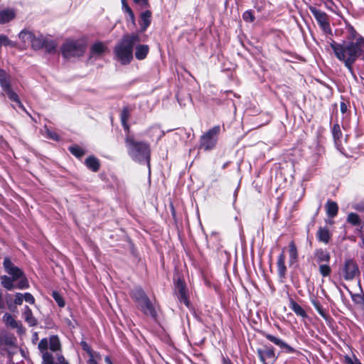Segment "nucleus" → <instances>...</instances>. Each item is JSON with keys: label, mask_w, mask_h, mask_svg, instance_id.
<instances>
[{"label": "nucleus", "mask_w": 364, "mask_h": 364, "mask_svg": "<svg viewBox=\"0 0 364 364\" xmlns=\"http://www.w3.org/2000/svg\"><path fill=\"white\" fill-rule=\"evenodd\" d=\"M330 46L333 50L336 58L343 62L348 71L353 75V65L356 60L361 55L364 61V38L359 36L355 42L348 43H338L331 39Z\"/></svg>", "instance_id": "1"}, {"label": "nucleus", "mask_w": 364, "mask_h": 364, "mask_svg": "<svg viewBox=\"0 0 364 364\" xmlns=\"http://www.w3.org/2000/svg\"><path fill=\"white\" fill-rule=\"evenodd\" d=\"M3 267L5 272L10 275H2L0 277L1 285L8 291L14 289H26L30 285L28 280L23 271L16 266L9 257H5L3 262Z\"/></svg>", "instance_id": "2"}, {"label": "nucleus", "mask_w": 364, "mask_h": 364, "mask_svg": "<svg viewBox=\"0 0 364 364\" xmlns=\"http://www.w3.org/2000/svg\"><path fill=\"white\" fill-rule=\"evenodd\" d=\"M141 41L138 33L124 34L113 48L115 59L122 65H129L133 60V50Z\"/></svg>", "instance_id": "3"}, {"label": "nucleus", "mask_w": 364, "mask_h": 364, "mask_svg": "<svg viewBox=\"0 0 364 364\" xmlns=\"http://www.w3.org/2000/svg\"><path fill=\"white\" fill-rule=\"evenodd\" d=\"M124 142L129 156L135 161L149 163L151 158V149L149 143L138 141L131 134L125 136Z\"/></svg>", "instance_id": "4"}, {"label": "nucleus", "mask_w": 364, "mask_h": 364, "mask_svg": "<svg viewBox=\"0 0 364 364\" xmlns=\"http://www.w3.org/2000/svg\"><path fill=\"white\" fill-rule=\"evenodd\" d=\"M129 296L135 303L137 309H139L144 315L156 319L158 314L156 308L141 287L138 286L132 289L129 292Z\"/></svg>", "instance_id": "5"}, {"label": "nucleus", "mask_w": 364, "mask_h": 364, "mask_svg": "<svg viewBox=\"0 0 364 364\" xmlns=\"http://www.w3.org/2000/svg\"><path fill=\"white\" fill-rule=\"evenodd\" d=\"M87 48V43L79 40H66L61 47L60 51L65 59L82 56Z\"/></svg>", "instance_id": "6"}, {"label": "nucleus", "mask_w": 364, "mask_h": 364, "mask_svg": "<svg viewBox=\"0 0 364 364\" xmlns=\"http://www.w3.org/2000/svg\"><path fill=\"white\" fill-rule=\"evenodd\" d=\"M220 133L221 127L220 125H215L209 129L200 136L198 149L204 151L214 149L218 142Z\"/></svg>", "instance_id": "7"}, {"label": "nucleus", "mask_w": 364, "mask_h": 364, "mask_svg": "<svg viewBox=\"0 0 364 364\" xmlns=\"http://www.w3.org/2000/svg\"><path fill=\"white\" fill-rule=\"evenodd\" d=\"M175 292L181 303H183L188 308L191 306L189 295L185 279L182 275L177 274V278H173Z\"/></svg>", "instance_id": "8"}, {"label": "nucleus", "mask_w": 364, "mask_h": 364, "mask_svg": "<svg viewBox=\"0 0 364 364\" xmlns=\"http://www.w3.org/2000/svg\"><path fill=\"white\" fill-rule=\"evenodd\" d=\"M257 354L262 364H274L278 358L275 348L270 344H264L257 349Z\"/></svg>", "instance_id": "9"}, {"label": "nucleus", "mask_w": 364, "mask_h": 364, "mask_svg": "<svg viewBox=\"0 0 364 364\" xmlns=\"http://www.w3.org/2000/svg\"><path fill=\"white\" fill-rule=\"evenodd\" d=\"M309 11L316 20L321 29L326 34H332L328 15L315 6H309Z\"/></svg>", "instance_id": "10"}, {"label": "nucleus", "mask_w": 364, "mask_h": 364, "mask_svg": "<svg viewBox=\"0 0 364 364\" xmlns=\"http://www.w3.org/2000/svg\"><path fill=\"white\" fill-rule=\"evenodd\" d=\"M260 334L263 337L266 338L269 341L273 343L274 345L279 347L282 349V350L286 353H301L299 350H296L295 348L288 345L284 341H283L279 337L274 336L264 331H261Z\"/></svg>", "instance_id": "11"}, {"label": "nucleus", "mask_w": 364, "mask_h": 364, "mask_svg": "<svg viewBox=\"0 0 364 364\" xmlns=\"http://www.w3.org/2000/svg\"><path fill=\"white\" fill-rule=\"evenodd\" d=\"M343 278L351 281L360 274V270L356 262L352 259H346L343 267Z\"/></svg>", "instance_id": "12"}, {"label": "nucleus", "mask_w": 364, "mask_h": 364, "mask_svg": "<svg viewBox=\"0 0 364 364\" xmlns=\"http://www.w3.org/2000/svg\"><path fill=\"white\" fill-rule=\"evenodd\" d=\"M205 237L208 248L215 251H220L223 247L221 243L222 240L218 232H213L210 235L209 237L207 235H205Z\"/></svg>", "instance_id": "13"}, {"label": "nucleus", "mask_w": 364, "mask_h": 364, "mask_svg": "<svg viewBox=\"0 0 364 364\" xmlns=\"http://www.w3.org/2000/svg\"><path fill=\"white\" fill-rule=\"evenodd\" d=\"M314 257L316 262L318 264L329 263L331 259L330 252L323 248H317L314 252Z\"/></svg>", "instance_id": "14"}, {"label": "nucleus", "mask_w": 364, "mask_h": 364, "mask_svg": "<svg viewBox=\"0 0 364 364\" xmlns=\"http://www.w3.org/2000/svg\"><path fill=\"white\" fill-rule=\"evenodd\" d=\"M285 259L284 250H282V252L278 256L277 262L278 275L281 279H285L287 275V268L285 264Z\"/></svg>", "instance_id": "15"}, {"label": "nucleus", "mask_w": 364, "mask_h": 364, "mask_svg": "<svg viewBox=\"0 0 364 364\" xmlns=\"http://www.w3.org/2000/svg\"><path fill=\"white\" fill-rule=\"evenodd\" d=\"M289 307L294 314L302 318H306L308 315L306 311L291 296H289Z\"/></svg>", "instance_id": "16"}, {"label": "nucleus", "mask_w": 364, "mask_h": 364, "mask_svg": "<svg viewBox=\"0 0 364 364\" xmlns=\"http://www.w3.org/2000/svg\"><path fill=\"white\" fill-rule=\"evenodd\" d=\"M84 164L92 172H97L101 166L100 161L93 155L87 157Z\"/></svg>", "instance_id": "17"}, {"label": "nucleus", "mask_w": 364, "mask_h": 364, "mask_svg": "<svg viewBox=\"0 0 364 364\" xmlns=\"http://www.w3.org/2000/svg\"><path fill=\"white\" fill-rule=\"evenodd\" d=\"M151 11L149 10H146L141 14L139 24L141 32L145 31L150 26L151 22Z\"/></svg>", "instance_id": "18"}, {"label": "nucleus", "mask_w": 364, "mask_h": 364, "mask_svg": "<svg viewBox=\"0 0 364 364\" xmlns=\"http://www.w3.org/2000/svg\"><path fill=\"white\" fill-rule=\"evenodd\" d=\"M311 302L312 305L314 306V307L316 309V310L318 311L319 315L326 322H329L330 321H333V318H331V316L326 313V309H324L323 308V306H321L320 301L317 299H316V298L311 299Z\"/></svg>", "instance_id": "19"}, {"label": "nucleus", "mask_w": 364, "mask_h": 364, "mask_svg": "<svg viewBox=\"0 0 364 364\" xmlns=\"http://www.w3.org/2000/svg\"><path fill=\"white\" fill-rule=\"evenodd\" d=\"M0 86L4 92L11 88V76L4 69L0 68Z\"/></svg>", "instance_id": "20"}, {"label": "nucleus", "mask_w": 364, "mask_h": 364, "mask_svg": "<svg viewBox=\"0 0 364 364\" xmlns=\"http://www.w3.org/2000/svg\"><path fill=\"white\" fill-rule=\"evenodd\" d=\"M16 17V13L14 9H5L0 11V24H5Z\"/></svg>", "instance_id": "21"}, {"label": "nucleus", "mask_w": 364, "mask_h": 364, "mask_svg": "<svg viewBox=\"0 0 364 364\" xmlns=\"http://www.w3.org/2000/svg\"><path fill=\"white\" fill-rule=\"evenodd\" d=\"M149 47L148 45L139 44L135 48V58L139 60L145 59L149 54Z\"/></svg>", "instance_id": "22"}, {"label": "nucleus", "mask_w": 364, "mask_h": 364, "mask_svg": "<svg viewBox=\"0 0 364 364\" xmlns=\"http://www.w3.org/2000/svg\"><path fill=\"white\" fill-rule=\"evenodd\" d=\"M289 264L291 265L297 262L299 259V253L296 245L294 240H291L289 244Z\"/></svg>", "instance_id": "23"}, {"label": "nucleus", "mask_w": 364, "mask_h": 364, "mask_svg": "<svg viewBox=\"0 0 364 364\" xmlns=\"http://www.w3.org/2000/svg\"><path fill=\"white\" fill-rule=\"evenodd\" d=\"M316 237L319 242L328 244L331 240V234L328 229L320 227L316 232Z\"/></svg>", "instance_id": "24"}, {"label": "nucleus", "mask_w": 364, "mask_h": 364, "mask_svg": "<svg viewBox=\"0 0 364 364\" xmlns=\"http://www.w3.org/2000/svg\"><path fill=\"white\" fill-rule=\"evenodd\" d=\"M326 213L329 218H334L338 215V205L336 202L328 200L326 203Z\"/></svg>", "instance_id": "25"}, {"label": "nucleus", "mask_w": 364, "mask_h": 364, "mask_svg": "<svg viewBox=\"0 0 364 364\" xmlns=\"http://www.w3.org/2000/svg\"><path fill=\"white\" fill-rule=\"evenodd\" d=\"M23 315L25 321L29 324L30 326H36L37 325V319L33 316L32 310L29 308V306H25Z\"/></svg>", "instance_id": "26"}, {"label": "nucleus", "mask_w": 364, "mask_h": 364, "mask_svg": "<svg viewBox=\"0 0 364 364\" xmlns=\"http://www.w3.org/2000/svg\"><path fill=\"white\" fill-rule=\"evenodd\" d=\"M46 38L43 36L41 35L39 36H34L32 42H31V48L35 50H38L43 48L45 46V41Z\"/></svg>", "instance_id": "27"}, {"label": "nucleus", "mask_w": 364, "mask_h": 364, "mask_svg": "<svg viewBox=\"0 0 364 364\" xmlns=\"http://www.w3.org/2000/svg\"><path fill=\"white\" fill-rule=\"evenodd\" d=\"M107 47L102 42L95 43L90 48V53L92 55H102L107 50Z\"/></svg>", "instance_id": "28"}, {"label": "nucleus", "mask_w": 364, "mask_h": 364, "mask_svg": "<svg viewBox=\"0 0 364 364\" xmlns=\"http://www.w3.org/2000/svg\"><path fill=\"white\" fill-rule=\"evenodd\" d=\"M43 48L48 54H54L56 52L58 44L55 41L46 38Z\"/></svg>", "instance_id": "29"}, {"label": "nucleus", "mask_w": 364, "mask_h": 364, "mask_svg": "<svg viewBox=\"0 0 364 364\" xmlns=\"http://www.w3.org/2000/svg\"><path fill=\"white\" fill-rule=\"evenodd\" d=\"M68 151L77 159H81L85 154V150L77 144L69 146Z\"/></svg>", "instance_id": "30"}, {"label": "nucleus", "mask_w": 364, "mask_h": 364, "mask_svg": "<svg viewBox=\"0 0 364 364\" xmlns=\"http://www.w3.org/2000/svg\"><path fill=\"white\" fill-rule=\"evenodd\" d=\"M49 348L53 352L60 350L61 344L58 336H52L49 338Z\"/></svg>", "instance_id": "31"}, {"label": "nucleus", "mask_w": 364, "mask_h": 364, "mask_svg": "<svg viewBox=\"0 0 364 364\" xmlns=\"http://www.w3.org/2000/svg\"><path fill=\"white\" fill-rule=\"evenodd\" d=\"M34 36L35 34L33 32L23 29L19 33L18 38L23 43L27 42H30L31 43Z\"/></svg>", "instance_id": "32"}, {"label": "nucleus", "mask_w": 364, "mask_h": 364, "mask_svg": "<svg viewBox=\"0 0 364 364\" xmlns=\"http://www.w3.org/2000/svg\"><path fill=\"white\" fill-rule=\"evenodd\" d=\"M346 29L348 32V35L347 36V39L348 40V43L349 42H355L359 37H357L358 34L354 27L352 25L348 24L346 26ZM342 43L347 44V43L345 41H343Z\"/></svg>", "instance_id": "33"}, {"label": "nucleus", "mask_w": 364, "mask_h": 364, "mask_svg": "<svg viewBox=\"0 0 364 364\" xmlns=\"http://www.w3.org/2000/svg\"><path fill=\"white\" fill-rule=\"evenodd\" d=\"M346 220L348 223L352 225L353 226H358L362 223V220L358 214L353 212L348 213Z\"/></svg>", "instance_id": "34"}, {"label": "nucleus", "mask_w": 364, "mask_h": 364, "mask_svg": "<svg viewBox=\"0 0 364 364\" xmlns=\"http://www.w3.org/2000/svg\"><path fill=\"white\" fill-rule=\"evenodd\" d=\"M12 102H16L19 108L25 109L22 102H21L18 95L12 90V88L5 92Z\"/></svg>", "instance_id": "35"}, {"label": "nucleus", "mask_w": 364, "mask_h": 364, "mask_svg": "<svg viewBox=\"0 0 364 364\" xmlns=\"http://www.w3.org/2000/svg\"><path fill=\"white\" fill-rule=\"evenodd\" d=\"M332 135L336 144L341 142L343 134L340 125L338 123L334 124L332 127Z\"/></svg>", "instance_id": "36"}, {"label": "nucleus", "mask_w": 364, "mask_h": 364, "mask_svg": "<svg viewBox=\"0 0 364 364\" xmlns=\"http://www.w3.org/2000/svg\"><path fill=\"white\" fill-rule=\"evenodd\" d=\"M132 109L128 106H124L122 107L121 113H120V121L121 122H128L130 117L131 112Z\"/></svg>", "instance_id": "37"}, {"label": "nucleus", "mask_w": 364, "mask_h": 364, "mask_svg": "<svg viewBox=\"0 0 364 364\" xmlns=\"http://www.w3.org/2000/svg\"><path fill=\"white\" fill-rule=\"evenodd\" d=\"M18 43L15 41H11L7 36L0 35V46H9L11 48H17Z\"/></svg>", "instance_id": "38"}, {"label": "nucleus", "mask_w": 364, "mask_h": 364, "mask_svg": "<svg viewBox=\"0 0 364 364\" xmlns=\"http://www.w3.org/2000/svg\"><path fill=\"white\" fill-rule=\"evenodd\" d=\"M318 270L323 277H328L331 274V268L328 263L320 264Z\"/></svg>", "instance_id": "39"}, {"label": "nucleus", "mask_w": 364, "mask_h": 364, "mask_svg": "<svg viewBox=\"0 0 364 364\" xmlns=\"http://www.w3.org/2000/svg\"><path fill=\"white\" fill-rule=\"evenodd\" d=\"M1 342L7 346H16V338L14 335H5L1 338Z\"/></svg>", "instance_id": "40"}, {"label": "nucleus", "mask_w": 364, "mask_h": 364, "mask_svg": "<svg viewBox=\"0 0 364 364\" xmlns=\"http://www.w3.org/2000/svg\"><path fill=\"white\" fill-rule=\"evenodd\" d=\"M51 296L57 303L58 306L60 308H63L65 306V302L62 296V295L57 291H53L51 294Z\"/></svg>", "instance_id": "41"}, {"label": "nucleus", "mask_w": 364, "mask_h": 364, "mask_svg": "<svg viewBox=\"0 0 364 364\" xmlns=\"http://www.w3.org/2000/svg\"><path fill=\"white\" fill-rule=\"evenodd\" d=\"M242 18L246 22L253 23L255 20V17L253 11L252 10L245 11L242 14Z\"/></svg>", "instance_id": "42"}, {"label": "nucleus", "mask_w": 364, "mask_h": 364, "mask_svg": "<svg viewBox=\"0 0 364 364\" xmlns=\"http://www.w3.org/2000/svg\"><path fill=\"white\" fill-rule=\"evenodd\" d=\"M4 318L5 321L7 323H9L11 328H15L18 327L17 321L14 318V317L11 314H6L4 316Z\"/></svg>", "instance_id": "43"}, {"label": "nucleus", "mask_w": 364, "mask_h": 364, "mask_svg": "<svg viewBox=\"0 0 364 364\" xmlns=\"http://www.w3.org/2000/svg\"><path fill=\"white\" fill-rule=\"evenodd\" d=\"M80 345L82 349L87 353L88 356H91L92 354L97 353L92 349L91 346L85 341H82Z\"/></svg>", "instance_id": "44"}, {"label": "nucleus", "mask_w": 364, "mask_h": 364, "mask_svg": "<svg viewBox=\"0 0 364 364\" xmlns=\"http://www.w3.org/2000/svg\"><path fill=\"white\" fill-rule=\"evenodd\" d=\"M42 364H55L53 360V357L51 353L46 351L43 353V362Z\"/></svg>", "instance_id": "45"}, {"label": "nucleus", "mask_w": 364, "mask_h": 364, "mask_svg": "<svg viewBox=\"0 0 364 364\" xmlns=\"http://www.w3.org/2000/svg\"><path fill=\"white\" fill-rule=\"evenodd\" d=\"M49 342L48 341L47 338H43L38 343V349L41 353H45L47 351V349L48 348Z\"/></svg>", "instance_id": "46"}, {"label": "nucleus", "mask_w": 364, "mask_h": 364, "mask_svg": "<svg viewBox=\"0 0 364 364\" xmlns=\"http://www.w3.org/2000/svg\"><path fill=\"white\" fill-rule=\"evenodd\" d=\"M133 2L139 6L141 9H149L150 8L149 0H132Z\"/></svg>", "instance_id": "47"}, {"label": "nucleus", "mask_w": 364, "mask_h": 364, "mask_svg": "<svg viewBox=\"0 0 364 364\" xmlns=\"http://www.w3.org/2000/svg\"><path fill=\"white\" fill-rule=\"evenodd\" d=\"M14 304L15 306L21 305L23 301V296L22 293L18 292L14 295Z\"/></svg>", "instance_id": "48"}, {"label": "nucleus", "mask_w": 364, "mask_h": 364, "mask_svg": "<svg viewBox=\"0 0 364 364\" xmlns=\"http://www.w3.org/2000/svg\"><path fill=\"white\" fill-rule=\"evenodd\" d=\"M23 299L29 303L30 304H35V298L34 296L29 292H26L25 294H23Z\"/></svg>", "instance_id": "49"}, {"label": "nucleus", "mask_w": 364, "mask_h": 364, "mask_svg": "<svg viewBox=\"0 0 364 364\" xmlns=\"http://www.w3.org/2000/svg\"><path fill=\"white\" fill-rule=\"evenodd\" d=\"M122 2V9L124 13L127 14L132 13L133 11L128 5L127 0H121Z\"/></svg>", "instance_id": "50"}, {"label": "nucleus", "mask_w": 364, "mask_h": 364, "mask_svg": "<svg viewBox=\"0 0 364 364\" xmlns=\"http://www.w3.org/2000/svg\"><path fill=\"white\" fill-rule=\"evenodd\" d=\"M169 208H170L171 217H172L173 220H174V222L176 223L178 222V219H177V216H176V209H175V207H174L173 203H170Z\"/></svg>", "instance_id": "51"}, {"label": "nucleus", "mask_w": 364, "mask_h": 364, "mask_svg": "<svg viewBox=\"0 0 364 364\" xmlns=\"http://www.w3.org/2000/svg\"><path fill=\"white\" fill-rule=\"evenodd\" d=\"M100 357V353H96L95 354H92L91 356H89V359L87 360V364H98L95 358Z\"/></svg>", "instance_id": "52"}, {"label": "nucleus", "mask_w": 364, "mask_h": 364, "mask_svg": "<svg viewBox=\"0 0 364 364\" xmlns=\"http://www.w3.org/2000/svg\"><path fill=\"white\" fill-rule=\"evenodd\" d=\"M48 136L50 139H53L55 141H59L60 140L59 135L56 132H50V131H48Z\"/></svg>", "instance_id": "53"}, {"label": "nucleus", "mask_w": 364, "mask_h": 364, "mask_svg": "<svg viewBox=\"0 0 364 364\" xmlns=\"http://www.w3.org/2000/svg\"><path fill=\"white\" fill-rule=\"evenodd\" d=\"M348 104L341 102L340 104V109L342 114H345L348 111Z\"/></svg>", "instance_id": "54"}, {"label": "nucleus", "mask_w": 364, "mask_h": 364, "mask_svg": "<svg viewBox=\"0 0 364 364\" xmlns=\"http://www.w3.org/2000/svg\"><path fill=\"white\" fill-rule=\"evenodd\" d=\"M124 130L127 132V134H130V126L128 122H121Z\"/></svg>", "instance_id": "55"}, {"label": "nucleus", "mask_w": 364, "mask_h": 364, "mask_svg": "<svg viewBox=\"0 0 364 364\" xmlns=\"http://www.w3.org/2000/svg\"><path fill=\"white\" fill-rule=\"evenodd\" d=\"M222 364H233V363L228 356L222 355Z\"/></svg>", "instance_id": "56"}, {"label": "nucleus", "mask_w": 364, "mask_h": 364, "mask_svg": "<svg viewBox=\"0 0 364 364\" xmlns=\"http://www.w3.org/2000/svg\"><path fill=\"white\" fill-rule=\"evenodd\" d=\"M57 360L58 362V363H62L67 361L65 360V357L62 354L57 355Z\"/></svg>", "instance_id": "57"}, {"label": "nucleus", "mask_w": 364, "mask_h": 364, "mask_svg": "<svg viewBox=\"0 0 364 364\" xmlns=\"http://www.w3.org/2000/svg\"><path fill=\"white\" fill-rule=\"evenodd\" d=\"M5 308V303L3 298L2 292L0 291V309H3Z\"/></svg>", "instance_id": "58"}, {"label": "nucleus", "mask_w": 364, "mask_h": 364, "mask_svg": "<svg viewBox=\"0 0 364 364\" xmlns=\"http://www.w3.org/2000/svg\"><path fill=\"white\" fill-rule=\"evenodd\" d=\"M128 16H129V19L132 21V23H133L134 24L135 23V16H134V11L129 14Z\"/></svg>", "instance_id": "59"}, {"label": "nucleus", "mask_w": 364, "mask_h": 364, "mask_svg": "<svg viewBox=\"0 0 364 364\" xmlns=\"http://www.w3.org/2000/svg\"><path fill=\"white\" fill-rule=\"evenodd\" d=\"M105 362L107 363V364H113V362L112 361V359L109 356H106L105 358Z\"/></svg>", "instance_id": "60"}, {"label": "nucleus", "mask_w": 364, "mask_h": 364, "mask_svg": "<svg viewBox=\"0 0 364 364\" xmlns=\"http://www.w3.org/2000/svg\"><path fill=\"white\" fill-rule=\"evenodd\" d=\"M345 360L348 364H355L352 359L348 355L345 357Z\"/></svg>", "instance_id": "61"}, {"label": "nucleus", "mask_w": 364, "mask_h": 364, "mask_svg": "<svg viewBox=\"0 0 364 364\" xmlns=\"http://www.w3.org/2000/svg\"><path fill=\"white\" fill-rule=\"evenodd\" d=\"M10 294H6V303L8 305V307L9 309H11V304L10 303V301L9 300V297H10Z\"/></svg>", "instance_id": "62"}, {"label": "nucleus", "mask_w": 364, "mask_h": 364, "mask_svg": "<svg viewBox=\"0 0 364 364\" xmlns=\"http://www.w3.org/2000/svg\"><path fill=\"white\" fill-rule=\"evenodd\" d=\"M361 248H364V234L361 236V242L359 244Z\"/></svg>", "instance_id": "63"}, {"label": "nucleus", "mask_w": 364, "mask_h": 364, "mask_svg": "<svg viewBox=\"0 0 364 364\" xmlns=\"http://www.w3.org/2000/svg\"><path fill=\"white\" fill-rule=\"evenodd\" d=\"M230 164V161H228V162L225 163V164L223 165L222 168H223V169H225V168L229 166V164Z\"/></svg>", "instance_id": "64"}]
</instances>
